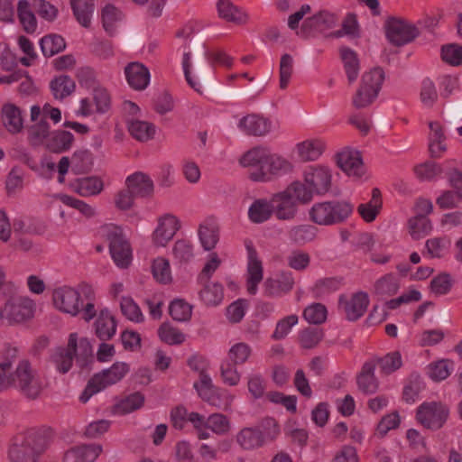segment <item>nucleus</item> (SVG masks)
I'll list each match as a JSON object with an SVG mask.
<instances>
[{
	"mask_svg": "<svg viewBox=\"0 0 462 462\" xmlns=\"http://www.w3.org/2000/svg\"><path fill=\"white\" fill-rule=\"evenodd\" d=\"M192 48L196 56L195 63L198 79H195L191 76V55L189 52H185L183 54L182 67L185 79L188 84L199 94L206 93L214 95L217 93V85L204 64V58L208 55L205 45L200 40H197L192 43Z\"/></svg>",
	"mask_w": 462,
	"mask_h": 462,
	"instance_id": "obj_1",
	"label": "nucleus"
},
{
	"mask_svg": "<svg viewBox=\"0 0 462 462\" xmlns=\"http://www.w3.org/2000/svg\"><path fill=\"white\" fill-rule=\"evenodd\" d=\"M47 446V438L41 430L32 429L17 436L9 448L10 462H37Z\"/></svg>",
	"mask_w": 462,
	"mask_h": 462,
	"instance_id": "obj_2",
	"label": "nucleus"
},
{
	"mask_svg": "<svg viewBox=\"0 0 462 462\" xmlns=\"http://www.w3.org/2000/svg\"><path fill=\"white\" fill-rule=\"evenodd\" d=\"M353 212V205L346 200L315 203L310 209V219L319 226H333L345 222Z\"/></svg>",
	"mask_w": 462,
	"mask_h": 462,
	"instance_id": "obj_3",
	"label": "nucleus"
},
{
	"mask_svg": "<svg viewBox=\"0 0 462 462\" xmlns=\"http://www.w3.org/2000/svg\"><path fill=\"white\" fill-rule=\"evenodd\" d=\"M129 365L125 362H116L113 365L94 374L80 396V401L86 402L94 394L108 385L121 381L129 372Z\"/></svg>",
	"mask_w": 462,
	"mask_h": 462,
	"instance_id": "obj_4",
	"label": "nucleus"
},
{
	"mask_svg": "<svg viewBox=\"0 0 462 462\" xmlns=\"http://www.w3.org/2000/svg\"><path fill=\"white\" fill-rule=\"evenodd\" d=\"M14 387L29 399H36L40 395L42 383L28 360H21L14 372Z\"/></svg>",
	"mask_w": 462,
	"mask_h": 462,
	"instance_id": "obj_5",
	"label": "nucleus"
},
{
	"mask_svg": "<svg viewBox=\"0 0 462 462\" xmlns=\"http://www.w3.org/2000/svg\"><path fill=\"white\" fill-rule=\"evenodd\" d=\"M14 387L29 399H36L40 395L42 383L28 360H21L14 372Z\"/></svg>",
	"mask_w": 462,
	"mask_h": 462,
	"instance_id": "obj_6",
	"label": "nucleus"
},
{
	"mask_svg": "<svg viewBox=\"0 0 462 462\" xmlns=\"http://www.w3.org/2000/svg\"><path fill=\"white\" fill-rule=\"evenodd\" d=\"M34 302L25 297L9 299L0 310V319L9 325L28 320L33 317Z\"/></svg>",
	"mask_w": 462,
	"mask_h": 462,
	"instance_id": "obj_7",
	"label": "nucleus"
},
{
	"mask_svg": "<svg viewBox=\"0 0 462 462\" xmlns=\"http://www.w3.org/2000/svg\"><path fill=\"white\" fill-rule=\"evenodd\" d=\"M448 413V407L441 402H423L417 409L416 419L424 428L436 430L444 425Z\"/></svg>",
	"mask_w": 462,
	"mask_h": 462,
	"instance_id": "obj_8",
	"label": "nucleus"
},
{
	"mask_svg": "<svg viewBox=\"0 0 462 462\" xmlns=\"http://www.w3.org/2000/svg\"><path fill=\"white\" fill-rule=\"evenodd\" d=\"M384 27L388 41L395 46L407 44L420 34L415 25L395 17L387 19Z\"/></svg>",
	"mask_w": 462,
	"mask_h": 462,
	"instance_id": "obj_9",
	"label": "nucleus"
},
{
	"mask_svg": "<svg viewBox=\"0 0 462 462\" xmlns=\"http://www.w3.org/2000/svg\"><path fill=\"white\" fill-rule=\"evenodd\" d=\"M52 302L54 307L61 312L77 316L81 310L82 303L75 288L62 286L53 290Z\"/></svg>",
	"mask_w": 462,
	"mask_h": 462,
	"instance_id": "obj_10",
	"label": "nucleus"
},
{
	"mask_svg": "<svg viewBox=\"0 0 462 462\" xmlns=\"http://www.w3.org/2000/svg\"><path fill=\"white\" fill-rule=\"evenodd\" d=\"M292 171V164L286 159L269 152L265 168L250 173L254 181H269L272 177L281 176Z\"/></svg>",
	"mask_w": 462,
	"mask_h": 462,
	"instance_id": "obj_11",
	"label": "nucleus"
},
{
	"mask_svg": "<svg viewBox=\"0 0 462 462\" xmlns=\"http://www.w3.org/2000/svg\"><path fill=\"white\" fill-rule=\"evenodd\" d=\"M108 240L110 254L116 264L121 268L128 267L132 260V251L122 231L116 228L108 234Z\"/></svg>",
	"mask_w": 462,
	"mask_h": 462,
	"instance_id": "obj_12",
	"label": "nucleus"
},
{
	"mask_svg": "<svg viewBox=\"0 0 462 462\" xmlns=\"http://www.w3.org/2000/svg\"><path fill=\"white\" fill-rule=\"evenodd\" d=\"M270 200L273 215L278 220L291 221L296 218L299 206L285 189L273 194Z\"/></svg>",
	"mask_w": 462,
	"mask_h": 462,
	"instance_id": "obj_13",
	"label": "nucleus"
},
{
	"mask_svg": "<svg viewBox=\"0 0 462 462\" xmlns=\"http://www.w3.org/2000/svg\"><path fill=\"white\" fill-rule=\"evenodd\" d=\"M180 228V222L173 215L166 214L159 218L158 226L152 234L157 246H165Z\"/></svg>",
	"mask_w": 462,
	"mask_h": 462,
	"instance_id": "obj_14",
	"label": "nucleus"
},
{
	"mask_svg": "<svg viewBox=\"0 0 462 462\" xmlns=\"http://www.w3.org/2000/svg\"><path fill=\"white\" fill-rule=\"evenodd\" d=\"M304 180L317 194H325L331 186V172L323 166L312 167L304 174Z\"/></svg>",
	"mask_w": 462,
	"mask_h": 462,
	"instance_id": "obj_15",
	"label": "nucleus"
},
{
	"mask_svg": "<svg viewBox=\"0 0 462 462\" xmlns=\"http://www.w3.org/2000/svg\"><path fill=\"white\" fill-rule=\"evenodd\" d=\"M238 128L247 135L263 136L271 130V122L257 114L243 116L238 122Z\"/></svg>",
	"mask_w": 462,
	"mask_h": 462,
	"instance_id": "obj_16",
	"label": "nucleus"
},
{
	"mask_svg": "<svg viewBox=\"0 0 462 462\" xmlns=\"http://www.w3.org/2000/svg\"><path fill=\"white\" fill-rule=\"evenodd\" d=\"M126 80L131 88L135 90H143L150 82L149 69L141 62H130L125 68Z\"/></svg>",
	"mask_w": 462,
	"mask_h": 462,
	"instance_id": "obj_17",
	"label": "nucleus"
},
{
	"mask_svg": "<svg viewBox=\"0 0 462 462\" xmlns=\"http://www.w3.org/2000/svg\"><path fill=\"white\" fill-rule=\"evenodd\" d=\"M368 304V296L362 291L355 293L350 300L344 302L340 299V305L343 307L346 319L350 321H355L361 318L366 311Z\"/></svg>",
	"mask_w": 462,
	"mask_h": 462,
	"instance_id": "obj_18",
	"label": "nucleus"
},
{
	"mask_svg": "<svg viewBox=\"0 0 462 462\" xmlns=\"http://www.w3.org/2000/svg\"><path fill=\"white\" fill-rule=\"evenodd\" d=\"M337 163L347 175L359 177L363 173V162L357 151L345 150L338 152Z\"/></svg>",
	"mask_w": 462,
	"mask_h": 462,
	"instance_id": "obj_19",
	"label": "nucleus"
},
{
	"mask_svg": "<svg viewBox=\"0 0 462 462\" xmlns=\"http://www.w3.org/2000/svg\"><path fill=\"white\" fill-rule=\"evenodd\" d=\"M375 367L376 362L367 361L356 376L357 387L365 394H373L378 390L379 382L374 374Z\"/></svg>",
	"mask_w": 462,
	"mask_h": 462,
	"instance_id": "obj_20",
	"label": "nucleus"
},
{
	"mask_svg": "<svg viewBox=\"0 0 462 462\" xmlns=\"http://www.w3.org/2000/svg\"><path fill=\"white\" fill-rule=\"evenodd\" d=\"M77 339L78 335L76 333L70 334L67 348L59 349L52 356L57 369L62 374L67 373L72 365L74 355L76 354L77 349Z\"/></svg>",
	"mask_w": 462,
	"mask_h": 462,
	"instance_id": "obj_21",
	"label": "nucleus"
},
{
	"mask_svg": "<svg viewBox=\"0 0 462 462\" xmlns=\"http://www.w3.org/2000/svg\"><path fill=\"white\" fill-rule=\"evenodd\" d=\"M102 451L97 444L82 445L68 450L64 454V462H94Z\"/></svg>",
	"mask_w": 462,
	"mask_h": 462,
	"instance_id": "obj_22",
	"label": "nucleus"
},
{
	"mask_svg": "<svg viewBox=\"0 0 462 462\" xmlns=\"http://www.w3.org/2000/svg\"><path fill=\"white\" fill-rule=\"evenodd\" d=\"M126 187L135 197H150L153 192V182L148 175L137 171L127 177Z\"/></svg>",
	"mask_w": 462,
	"mask_h": 462,
	"instance_id": "obj_23",
	"label": "nucleus"
},
{
	"mask_svg": "<svg viewBox=\"0 0 462 462\" xmlns=\"http://www.w3.org/2000/svg\"><path fill=\"white\" fill-rule=\"evenodd\" d=\"M116 331L115 317L107 310H102L95 322L96 336L101 341L110 340Z\"/></svg>",
	"mask_w": 462,
	"mask_h": 462,
	"instance_id": "obj_24",
	"label": "nucleus"
},
{
	"mask_svg": "<svg viewBox=\"0 0 462 462\" xmlns=\"http://www.w3.org/2000/svg\"><path fill=\"white\" fill-rule=\"evenodd\" d=\"M247 291L250 294H255L257 286L263 280V266L262 262L257 258L254 250L249 251V262L247 266Z\"/></svg>",
	"mask_w": 462,
	"mask_h": 462,
	"instance_id": "obj_25",
	"label": "nucleus"
},
{
	"mask_svg": "<svg viewBox=\"0 0 462 462\" xmlns=\"http://www.w3.org/2000/svg\"><path fill=\"white\" fill-rule=\"evenodd\" d=\"M383 207L382 195L379 189L374 188L372 190V198L369 202L360 204L357 207V212L361 217L367 223L373 222L380 213Z\"/></svg>",
	"mask_w": 462,
	"mask_h": 462,
	"instance_id": "obj_26",
	"label": "nucleus"
},
{
	"mask_svg": "<svg viewBox=\"0 0 462 462\" xmlns=\"http://www.w3.org/2000/svg\"><path fill=\"white\" fill-rule=\"evenodd\" d=\"M236 442L242 448L251 450L262 447L264 437L257 428H244L236 435Z\"/></svg>",
	"mask_w": 462,
	"mask_h": 462,
	"instance_id": "obj_27",
	"label": "nucleus"
},
{
	"mask_svg": "<svg viewBox=\"0 0 462 462\" xmlns=\"http://www.w3.org/2000/svg\"><path fill=\"white\" fill-rule=\"evenodd\" d=\"M70 5L79 23L88 28L95 12L94 0H70Z\"/></svg>",
	"mask_w": 462,
	"mask_h": 462,
	"instance_id": "obj_28",
	"label": "nucleus"
},
{
	"mask_svg": "<svg viewBox=\"0 0 462 462\" xmlns=\"http://www.w3.org/2000/svg\"><path fill=\"white\" fill-rule=\"evenodd\" d=\"M123 13L111 4L106 5L101 11L102 25L106 32L113 37L116 34L118 23L123 20Z\"/></svg>",
	"mask_w": 462,
	"mask_h": 462,
	"instance_id": "obj_29",
	"label": "nucleus"
},
{
	"mask_svg": "<svg viewBox=\"0 0 462 462\" xmlns=\"http://www.w3.org/2000/svg\"><path fill=\"white\" fill-rule=\"evenodd\" d=\"M218 16L236 24L246 23L247 15L239 10L230 0H218L217 3Z\"/></svg>",
	"mask_w": 462,
	"mask_h": 462,
	"instance_id": "obj_30",
	"label": "nucleus"
},
{
	"mask_svg": "<svg viewBox=\"0 0 462 462\" xmlns=\"http://www.w3.org/2000/svg\"><path fill=\"white\" fill-rule=\"evenodd\" d=\"M290 241L297 245L312 242L317 236V227L310 224L293 226L288 231Z\"/></svg>",
	"mask_w": 462,
	"mask_h": 462,
	"instance_id": "obj_31",
	"label": "nucleus"
},
{
	"mask_svg": "<svg viewBox=\"0 0 462 462\" xmlns=\"http://www.w3.org/2000/svg\"><path fill=\"white\" fill-rule=\"evenodd\" d=\"M2 122L10 133H19L23 128L21 110L13 104L5 105L2 108Z\"/></svg>",
	"mask_w": 462,
	"mask_h": 462,
	"instance_id": "obj_32",
	"label": "nucleus"
},
{
	"mask_svg": "<svg viewBox=\"0 0 462 462\" xmlns=\"http://www.w3.org/2000/svg\"><path fill=\"white\" fill-rule=\"evenodd\" d=\"M339 53L348 82L353 83L357 79L360 69L357 54L348 47H341Z\"/></svg>",
	"mask_w": 462,
	"mask_h": 462,
	"instance_id": "obj_33",
	"label": "nucleus"
},
{
	"mask_svg": "<svg viewBox=\"0 0 462 462\" xmlns=\"http://www.w3.org/2000/svg\"><path fill=\"white\" fill-rule=\"evenodd\" d=\"M269 151L263 146H256L245 152L239 159L243 167H259V170L265 168V162Z\"/></svg>",
	"mask_w": 462,
	"mask_h": 462,
	"instance_id": "obj_34",
	"label": "nucleus"
},
{
	"mask_svg": "<svg viewBox=\"0 0 462 462\" xmlns=\"http://www.w3.org/2000/svg\"><path fill=\"white\" fill-rule=\"evenodd\" d=\"M273 214L271 200L266 199H256L248 210L250 220L256 224L267 221Z\"/></svg>",
	"mask_w": 462,
	"mask_h": 462,
	"instance_id": "obj_35",
	"label": "nucleus"
},
{
	"mask_svg": "<svg viewBox=\"0 0 462 462\" xmlns=\"http://www.w3.org/2000/svg\"><path fill=\"white\" fill-rule=\"evenodd\" d=\"M285 190L293 197V200L298 206L308 204L312 199L313 193H315L306 182L303 183L299 180L291 182Z\"/></svg>",
	"mask_w": 462,
	"mask_h": 462,
	"instance_id": "obj_36",
	"label": "nucleus"
},
{
	"mask_svg": "<svg viewBox=\"0 0 462 462\" xmlns=\"http://www.w3.org/2000/svg\"><path fill=\"white\" fill-rule=\"evenodd\" d=\"M73 141L74 136L70 132L58 131L48 140L46 147L52 152L60 153L69 150Z\"/></svg>",
	"mask_w": 462,
	"mask_h": 462,
	"instance_id": "obj_37",
	"label": "nucleus"
},
{
	"mask_svg": "<svg viewBox=\"0 0 462 462\" xmlns=\"http://www.w3.org/2000/svg\"><path fill=\"white\" fill-rule=\"evenodd\" d=\"M324 144L319 140H306L297 145L300 158L304 161H315L322 153Z\"/></svg>",
	"mask_w": 462,
	"mask_h": 462,
	"instance_id": "obj_38",
	"label": "nucleus"
},
{
	"mask_svg": "<svg viewBox=\"0 0 462 462\" xmlns=\"http://www.w3.org/2000/svg\"><path fill=\"white\" fill-rule=\"evenodd\" d=\"M75 82L66 75L55 78L51 81V89L55 98L63 99L75 90Z\"/></svg>",
	"mask_w": 462,
	"mask_h": 462,
	"instance_id": "obj_39",
	"label": "nucleus"
},
{
	"mask_svg": "<svg viewBox=\"0 0 462 462\" xmlns=\"http://www.w3.org/2000/svg\"><path fill=\"white\" fill-rule=\"evenodd\" d=\"M128 131L136 140L145 142L153 137L155 128L152 124L148 122L132 120L128 124Z\"/></svg>",
	"mask_w": 462,
	"mask_h": 462,
	"instance_id": "obj_40",
	"label": "nucleus"
},
{
	"mask_svg": "<svg viewBox=\"0 0 462 462\" xmlns=\"http://www.w3.org/2000/svg\"><path fill=\"white\" fill-rule=\"evenodd\" d=\"M200 299L208 306L219 304L224 297L223 287L218 282L206 281L204 288L200 291Z\"/></svg>",
	"mask_w": 462,
	"mask_h": 462,
	"instance_id": "obj_41",
	"label": "nucleus"
},
{
	"mask_svg": "<svg viewBox=\"0 0 462 462\" xmlns=\"http://www.w3.org/2000/svg\"><path fill=\"white\" fill-rule=\"evenodd\" d=\"M42 51L45 57H51L66 47L64 39L57 34H49L40 41Z\"/></svg>",
	"mask_w": 462,
	"mask_h": 462,
	"instance_id": "obj_42",
	"label": "nucleus"
},
{
	"mask_svg": "<svg viewBox=\"0 0 462 462\" xmlns=\"http://www.w3.org/2000/svg\"><path fill=\"white\" fill-rule=\"evenodd\" d=\"M144 402V396L140 393L130 394L114 406V412L126 414L140 409Z\"/></svg>",
	"mask_w": 462,
	"mask_h": 462,
	"instance_id": "obj_43",
	"label": "nucleus"
},
{
	"mask_svg": "<svg viewBox=\"0 0 462 462\" xmlns=\"http://www.w3.org/2000/svg\"><path fill=\"white\" fill-rule=\"evenodd\" d=\"M337 22V16L328 11H320L304 22V25L310 28H333Z\"/></svg>",
	"mask_w": 462,
	"mask_h": 462,
	"instance_id": "obj_44",
	"label": "nucleus"
},
{
	"mask_svg": "<svg viewBox=\"0 0 462 462\" xmlns=\"http://www.w3.org/2000/svg\"><path fill=\"white\" fill-rule=\"evenodd\" d=\"M76 362L81 369L88 368L94 362L93 346L87 337H82L79 343V352L76 349Z\"/></svg>",
	"mask_w": 462,
	"mask_h": 462,
	"instance_id": "obj_45",
	"label": "nucleus"
},
{
	"mask_svg": "<svg viewBox=\"0 0 462 462\" xmlns=\"http://www.w3.org/2000/svg\"><path fill=\"white\" fill-rule=\"evenodd\" d=\"M17 13L20 23L28 33L36 30L37 23L33 13L30 10V5L26 0H20L17 6Z\"/></svg>",
	"mask_w": 462,
	"mask_h": 462,
	"instance_id": "obj_46",
	"label": "nucleus"
},
{
	"mask_svg": "<svg viewBox=\"0 0 462 462\" xmlns=\"http://www.w3.org/2000/svg\"><path fill=\"white\" fill-rule=\"evenodd\" d=\"M399 290V283L393 274H386L374 284V292L381 297L394 295Z\"/></svg>",
	"mask_w": 462,
	"mask_h": 462,
	"instance_id": "obj_47",
	"label": "nucleus"
},
{
	"mask_svg": "<svg viewBox=\"0 0 462 462\" xmlns=\"http://www.w3.org/2000/svg\"><path fill=\"white\" fill-rule=\"evenodd\" d=\"M371 361L376 362V365L380 366L381 372L389 374L396 371L402 366V357L398 351L387 354L383 357H376Z\"/></svg>",
	"mask_w": 462,
	"mask_h": 462,
	"instance_id": "obj_48",
	"label": "nucleus"
},
{
	"mask_svg": "<svg viewBox=\"0 0 462 462\" xmlns=\"http://www.w3.org/2000/svg\"><path fill=\"white\" fill-rule=\"evenodd\" d=\"M171 317L179 322L189 321L192 315V306L183 300H174L169 307Z\"/></svg>",
	"mask_w": 462,
	"mask_h": 462,
	"instance_id": "obj_49",
	"label": "nucleus"
},
{
	"mask_svg": "<svg viewBox=\"0 0 462 462\" xmlns=\"http://www.w3.org/2000/svg\"><path fill=\"white\" fill-rule=\"evenodd\" d=\"M199 236L203 248L209 251L218 242V228L213 225H200Z\"/></svg>",
	"mask_w": 462,
	"mask_h": 462,
	"instance_id": "obj_50",
	"label": "nucleus"
},
{
	"mask_svg": "<svg viewBox=\"0 0 462 462\" xmlns=\"http://www.w3.org/2000/svg\"><path fill=\"white\" fill-rule=\"evenodd\" d=\"M383 79V70L381 68H374L362 76V82L360 86L368 88V90L379 93Z\"/></svg>",
	"mask_w": 462,
	"mask_h": 462,
	"instance_id": "obj_51",
	"label": "nucleus"
},
{
	"mask_svg": "<svg viewBox=\"0 0 462 462\" xmlns=\"http://www.w3.org/2000/svg\"><path fill=\"white\" fill-rule=\"evenodd\" d=\"M410 233L413 239L419 240L431 229L430 221L422 215H417L409 221Z\"/></svg>",
	"mask_w": 462,
	"mask_h": 462,
	"instance_id": "obj_52",
	"label": "nucleus"
},
{
	"mask_svg": "<svg viewBox=\"0 0 462 462\" xmlns=\"http://www.w3.org/2000/svg\"><path fill=\"white\" fill-rule=\"evenodd\" d=\"M442 60L451 66L462 65V46L457 43H449L441 47Z\"/></svg>",
	"mask_w": 462,
	"mask_h": 462,
	"instance_id": "obj_53",
	"label": "nucleus"
},
{
	"mask_svg": "<svg viewBox=\"0 0 462 462\" xmlns=\"http://www.w3.org/2000/svg\"><path fill=\"white\" fill-rule=\"evenodd\" d=\"M172 254L174 258L180 263H185L189 262L193 256V246L191 243L185 239L177 240L172 248Z\"/></svg>",
	"mask_w": 462,
	"mask_h": 462,
	"instance_id": "obj_54",
	"label": "nucleus"
},
{
	"mask_svg": "<svg viewBox=\"0 0 462 462\" xmlns=\"http://www.w3.org/2000/svg\"><path fill=\"white\" fill-rule=\"evenodd\" d=\"M103 189V181L97 177H88L79 180L78 192L81 196L97 195Z\"/></svg>",
	"mask_w": 462,
	"mask_h": 462,
	"instance_id": "obj_55",
	"label": "nucleus"
},
{
	"mask_svg": "<svg viewBox=\"0 0 462 462\" xmlns=\"http://www.w3.org/2000/svg\"><path fill=\"white\" fill-rule=\"evenodd\" d=\"M206 428L217 435H224L230 430L229 420L221 413H214L206 420Z\"/></svg>",
	"mask_w": 462,
	"mask_h": 462,
	"instance_id": "obj_56",
	"label": "nucleus"
},
{
	"mask_svg": "<svg viewBox=\"0 0 462 462\" xmlns=\"http://www.w3.org/2000/svg\"><path fill=\"white\" fill-rule=\"evenodd\" d=\"M322 337V329L316 327H309L300 332V341L302 347L310 349L315 347Z\"/></svg>",
	"mask_w": 462,
	"mask_h": 462,
	"instance_id": "obj_57",
	"label": "nucleus"
},
{
	"mask_svg": "<svg viewBox=\"0 0 462 462\" xmlns=\"http://www.w3.org/2000/svg\"><path fill=\"white\" fill-rule=\"evenodd\" d=\"M158 335L160 338L170 345L180 344L184 341V335L177 328H172L168 323H162L159 329Z\"/></svg>",
	"mask_w": 462,
	"mask_h": 462,
	"instance_id": "obj_58",
	"label": "nucleus"
},
{
	"mask_svg": "<svg viewBox=\"0 0 462 462\" xmlns=\"http://www.w3.org/2000/svg\"><path fill=\"white\" fill-rule=\"evenodd\" d=\"M153 277L162 283H167L171 281V273L170 263L165 258H157L153 261L152 266Z\"/></svg>",
	"mask_w": 462,
	"mask_h": 462,
	"instance_id": "obj_59",
	"label": "nucleus"
},
{
	"mask_svg": "<svg viewBox=\"0 0 462 462\" xmlns=\"http://www.w3.org/2000/svg\"><path fill=\"white\" fill-rule=\"evenodd\" d=\"M310 263V256L308 253L294 250L287 256V264L295 271H304Z\"/></svg>",
	"mask_w": 462,
	"mask_h": 462,
	"instance_id": "obj_60",
	"label": "nucleus"
},
{
	"mask_svg": "<svg viewBox=\"0 0 462 462\" xmlns=\"http://www.w3.org/2000/svg\"><path fill=\"white\" fill-rule=\"evenodd\" d=\"M452 284L451 276L447 273H443L431 280L430 288L433 293L444 295L451 290Z\"/></svg>",
	"mask_w": 462,
	"mask_h": 462,
	"instance_id": "obj_61",
	"label": "nucleus"
},
{
	"mask_svg": "<svg viewBox=\"0 0 462 462\" xmlns=\"http://www.w3.org/2000/svg\"><path fill=\"white\" fill-rule=\"evenodd\" d=\"M304 319L312 324H321L327 319V309L321 303H314L304 310Z\"/></svg>",
	"mask_w": 462,
	"mask_h": 462,
	"instance_id": "obj_62",
	"label": "nucleus"
},
{
	"mask_svg": "<svg viewBox=\"0 0 462 462\" xmlns=\"http://www.w3.org/2000/svg\"><path fill=\"white\" fill-rule=\"evenodd\" d=\"M449 365V361L445 359L430 364L428 366L429 376L433 381H441L446 379L450 374Z\"/></svg>",
	"mask_w": 462,
	"mask_h": 462,
	"instance_id": "obj_63",
	"label": "nucleus"
},
{
	"mask_svg": "<svg viewBox=\"0 0 462 462\" xmlns=\"http://www.w3.org/2000/svg\"><path fill=\"white\" fill-rule=\"evenodd\" d=\"M416 176L422 180H430L442 172L439 165L433 162H426L414 168Z\"/></svg>",
	"mask_w": 462,
	"mask_h": 462,
	"instance_id": "obj_64",
	"label": "nucleus"
}]
</instances>
